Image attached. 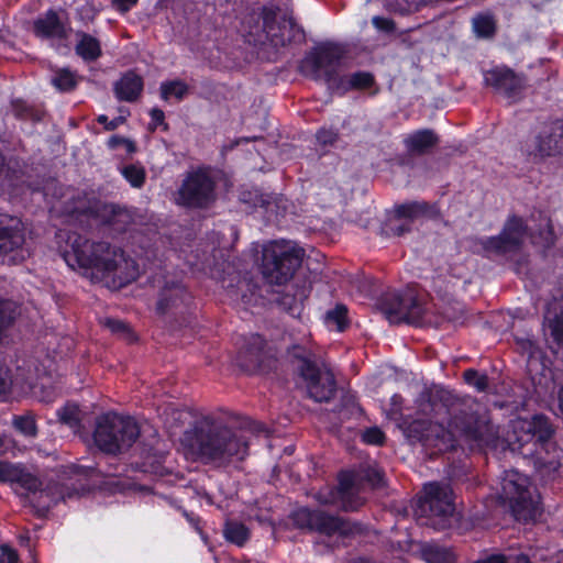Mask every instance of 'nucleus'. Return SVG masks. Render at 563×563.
<instances>
[{
	"label": "nucleus",
	"instance_id": "obj_1",
	"mask_svg": "<svg viewBox=\"0 0 563 563\" xmlns=\"http://www.w3.org/2000/svg\"><path fill=\"white\" fill-rule=\"evenodd\" d=\"M510 427L511 433L508 434L506 441H500L499 430L492 424L488 412L461 411L450 420L448 430L443 431L441 438L450 443L451 448L454 446L453 442L457 439H463L479 448H497L499 444L504 446L506 443L512 450H521L531 445V449H528L525 454H536L541 460L539 449L544 446L553 432L549 420L541 415L530 419L517 418L511 421ZM435 435L440 438V434Z\"/></svg>",
	"mask_w": 563,
	"mask_h": 563
},
{
	"label": "nucleus",
	"instance_id": "obj_2",
	"mask_svg": "<svg viewBox=\"0 0 563 563\" xmlns=\"http://www.w3.org/2000/svg\"><path fill=\"white\" fill-rule=\"evenodd\" d=\"M184 444L206 464L227 467L243 461L249 454V442L243 432L233 430L221 420L207 416L185 433Z\"/></svg>",
	"mask_w": 563,
	"mask_h": 563
},
{
	"label": "nucleus",
	"instance_id": "obj_3",
	"mask_svg": "<svg viewBox=\"0 0 563 563\" xmlns=\"http://www.w3.org/2000/svg\"><path fill=\"white\" fill-rule=\"evenodd\" d=\"M70 245L71 250L64 255L66 263L73 268L85 269L92 279L112 278L113 283L122 286L139 275L135 262L109 242L77 235Z\"/></svg>",
	"mask_w": 563,
	"mask_h": 563
},
{
	"label": "nucleus",
	"instance_id": "obj_4",
	"mask_svg": "<svg viewBox=\"0 0 563 563\" xmlns=\"http://www.w3.org/2000/svg\"><path fill=\"white\" fill-rule=\"evenodd\" d=\"M341 54L336 47L321 46L308 54L300 64L303 75L323 79L332 90L344 93L351 89H366L374 82L372 74L356 71L340 76Z\"/></svg>",
	"mask_w": 563,
	"mask_h": 563
},
{
	"label": "nucleus",
	"instance_id": "obj_5",
	"mask_svg": "<svg viewBox=\"0 0 563 563\" xmlns=\"http://www.w3.org/2000/svg\"><path fill=\"white\" fill-rule=\"evenodd\" d=\"M498 495L518 521L534 520L540 514L539 495L532 489L530 479L518 471L505 472Z\"/></svg>",
	"mask_w": 563,
	"mask_h": 563
},
{
	"label": "nucleus",
	"instance_id": "obj_6",
	"mask_svg": "<svg viewBox=\"0 0 563 563\" xmlns=\"http://www.w3.org/2000/svg\"><path fill=\"white\" fill-rule=\"evenodd\" d=\"M303 252L289 241H272L263 246L262 274L269 284L288 282L300 266Z\"/></svg>",
	"mask_w": 563,
	"mask_h": 563
},
{
	"label": "nucleus",
	"instance_id": "obj_7",
	"mask_svg": "<svg viewBox=\"0 0 563 563\" xmlns=\"http://www.w3.org/2000/svg\"><path fill=\"white\" fill-rule=\"evenodd\" d=\"M140 435L136 421L117 413H106L97 420L93 440L103 452L117 454L133 445Z\"/></svg>",
	"mask_w": 563,
	"mask_h": 563
},
{
	"label": "nucleus",
	"instance_id": "obj_8",
	"mask_svg": "<svg viewBox=\"0 0 563 563\" xmlns=\"http://www.w3.org/2000/svg\"><path fill=\"white\" fill-rule=\"evenodd\" d=\"M292 520L298 528L318 531L325 536L347 537L361 531V527L356 523L308 508L296 510L292 514Z\"/></svg>",
	"mask_w": 563,
	"mask_h": 563
},
{
	"label": "nucleus",
	"instance_id": "obj_9",
	"mask_svg": "<svg viewBox=\"0 0 563 563\" xmlns=\"http://www.w3.org/2000/svg\"><path fill=\"white\" fill-rule=\"evenodd\" d=\"M214 200V183L202 170L188 174L175 195V202L188 208H205Z\"/></svg>",
	"mask_w": 563,
	"mask_h": 563
},
{
	"label": "nucleus",
	"instance_id": "obj_10",
	"mask_svg": "<svg viewBox=\"0 0 563 563\" xmlns=\"http://www.w3.org/2000/svg\"><path fill=\"white\" fill-rule=\"evenodd\" d=\"M299 375L308 396L314 401L327 402L334 396V374L327 364L317 365L305 362V366L299 367Z\"/></svg>",
	"mask_w": 563,
	"mask_h": 563
},
{
	"label": "nucleus",
	"instance_id": "obj_11",
	"mask_svg": "<svg viewBox=\"0 0 563 563\" xmlns=\"http://www.w3.org/2000/svg\"><path fill=\"white\" fill-rule=\"evenodd\" d=\"M380 309L390 323L417 324L423 314V308L412 292L386 295L382 299Z\"/></svg>",
	"mask_w": 563,
	"mask_h": 563
},
{
	"label": "nucleus",
	"instance_id": "obj_12",
	"mask_svg": "<svg viewBox=\"0 0 563 563\" xmlns=\"http://www.w3.org/2000/svg\"><path fill=\"white\" fill-rule=\"evenodd\" d=\"M360 493L354 474L343 472L340 474L338 488L318 493L317 499L321 504L338 505L344 510H354L364 503Z\"/></svg>",
	"mask_w": 563,
	"mask_h": 563
},
{
	"label": "nucleus",
	"instance_id": "obj_13",
	"mask_svg": "<svg viewBox=\"0 0 563 563\" xmlns=\"http://www.w3.org/2000/svg\"><path fill=\"white\" fill-rule=\"evenodd\" d=\"M423 497L419 499L416 514L430 512L437 517H448L454 511L452 489L446 484L429 483L423 487Z\"/></svg>",
	"mask_w": 563,
	"mask_h": 563
},
{
	"label": "nucleus",
	"instance_id": "obj_14",
	"mask_svg": "<svg viewBox=\"0 0 563 563\" xmlns=\"http://www.w3.org/2000/svg\"><path fill=\"white\" fill-rule=\"evenodd\" d=\"M527 236L526 227L520 218H510L503 232L482 242L487 253L507 254L520 247Z\"/></svg>",
	"mask_w": 563,
	"mask_h": 563
},
{
	"label": "nucleus",
	"instance_id": "obj_15",
	"mask_svg": "<svg viewBox=\"0 0 563 563\" xmlns=\"http://www.w3.org/2000/svg\"><path fill=\"white\" fill-rule=\"evenodd\" d=\"M12 471L14 472H12V477H10L9 482L18 484L27 493L40 492L42 495L45 494L49 497L53 503L65 500L66 497L69 498L71 496L70 493H66L64 486L59 484H47L42 488L43 482L35 474L21 465L14 464Z\"/></svg>",
	"mask_w": 563,
	"mask_h": 563
},
{
	"label": "nucleus",
	"instance_id": "obj_16",
	"mask_svg": "<svg viewBox=\"0 0 563 563\" xmlns=\"http://www.w3.org/2000/svg\"><path fill=\"white\" fill-rule=\"evenodd\" d=\"M73 217L76 220L82 221L81 218H87L96 223H114V218L122 216V211L117 209L113 205L102 203L98 200H88L86 198L78 199L76 206L71 210Z\"/></svg>",
	"mask_w": 563,
	"mask_h": 563
},
{
	"label": "nucleus",
	"instance_id": "obj_17",
	"mask_svg": "<svg viewBox=\"0 0 563 563\" xmlns=\"http://www.w3.org/2000/svg\"><path fill=\"white\" fill-rule=\"evenodd\" d=\"M24 234L20 223L13 225L0 224V256L9 263H16L25 258L23 249Z\"/></svg>",
	"mask_w": 563,
	"mask_h": 563
},
{
	"label": "nucleus",
	"instance_id": "obj_18",
	"mask_svg": "<svg viewBox=\"0 0 563 563\" xmlns=\"http://www.w3.org/2000/svg\"><path fill=\"white\" fill-rule=\"evenodd\" d=\"M563 150V126L555 123L545 128L529 145V155L545 157Z\"/></svg>",
	"mask_w": 563,
	"mask_h": 563
},
{
	"label": "nucleus",
	"instance_id": "obj_19",
	"mask_svg": "<svg viewBox=\"0 0 563 563\" xmlns=\"http://www.w3.org/2000/svg\"><path fill=\"white\" fill-rule=\"evenodd\" d=\"M543 333L549 349L563 360V309L556 303L545 312Z\"/></svg>",
	"mask_w": 563,
	"mask_h": 563
},
{
	"label": "nucleus",
	"instance_id": "obj_20",
	"mask_svg": "<svg viewBox=\"0 0 563 563\" xmlns=\"http://www.w3.org/2000/svg\"><path fill=\"white\" fill-rule=\"evenodd\" d=\"M485 81L511 101H516L523 89L522 78L506 68H496L487 71Z\"/></svg>",
	"mask_w": 563,
	"mask_h": 563
},
{
	"label": "nucleus",
	"instance_id": "obj_21",
	"mask_svg": "<svg viewBox=\"0 0 563 563\" xmlns=\"http://www.w3.org/2000/svg\"><path fill=\"white\" fill-rule=\"evenodd\" d=\"M34 33L43 40H63L67 37V27L56 12L49 10L37 18L33 24Z\"/></svg>",
	"mask_w": 563,
	"mask_h": 563
},
{
	"label": "nucleus",
	"instance_id": "obj_22",
	"mask_svg": "<svg viewBox=\"0 0 563 563\" xmlns=\"http://www.w3.org/2000/svg\"><path fill=\"white\" fill-rule=\"evenodd\" d=\"M142 90V78L132 71L124 74L114 86L117 98L129 102L136 100Z\"/></svg>",
	"mask_w": 563,
	"mask_h": 563
},
{
	"label": "nucleus",
	"instance_id": "obj_23",
	"mask_svg": "<svg viewBox=\"0 0 563 563\" xmlns=\"http://www.w3.org/2000/svg\"><path fill=\"white\" fill-rule=\"evenodd\" d=\"M189 298L185 288L179 284L166 285L161 291L157 302V310L161 313H166L172 309L179 308Z\"/></svg>",
	"mask_w": 563,
	"mask_h": 563
},
{
	"label": "nucleus",
	"instance_id": "obj_24",
	"mask_svg": "<svg viewBox=\"0 0 563 563\" xmlns=\"http://www.w3.org/2000/svg\"><path fill=\"white\" fill-rule=\"evenodd\" d=\"M76 40V54L80 56L84 60L92 62L101 55L100 42L92 35L84 32H77Z\"/></svg>",
	"mask_w": 563,
	"mask_h": 563
},
{
	"label": "nucleus",
	"instance_id": "obj_25",
	"mask_svg": "<svg viewBox=\"0 0 563 563\" xmlns=\"http://www.w3.org/2000/svg\"><path fill=\"white\" fill-rule=\"evenodd\" d=\"M437 142L438 137L431 130L417 131L408 135L405 140L407 148L416 153H423L435 145Z\"/></svg>",
	"mask_w": 563,
	"mask_h": 563
},
{
	"label": "nucleus",
	"instance_id": "obj_26",
	"mask_svg": "<svg viewBox=\"0 0 563 563\" xmlns=\"http://www.w3.org/2000/svg\"><path fill=\"white\" fill-rule=\"evenodd\" d=\"M421 555L427 563H454V553L446 548L438 544H426L421 550Z\"/></svg>",
	"mask_w": 563,
	"mask_h": 563
},
{
	"label": "nucleus",
	"instance_id": "obj_27",
	"mask_svg": "<svg viewBox=\"0 0 563 563\" xmlns=\"http://www.w3.org/2000/svg\"><path fill=\"white\" fill-rule=\"evenodd\" d=\"M51 82L59 91H70L77 86L78 77L69 68H58L55 70Z\"/></svg>",
	"mask_w": 563,
	"mask_h": 563
},
{
	"label": "nucleus",
	"instance_id": "obj_28",
	"mask_svg": "<svg viewBox=\"0 0 563 563\" xmlns=\"http://www.w3.org/2000/svg\"><path fill=\"white\" fill-rule=\"evenodd\" d=\"M223 534L228 541L239 547H242L250 538L249 529L238 521H227Z\"/></svg>",
	"mask_w": 563,
	"mask_h": 563
},
{
	"label": "nucleus",
	"instance_id": "obj_29",
	"mask_svg": "<svg viewBox=\"0 0 563 563\" xmlns=\"http://www.w3.org/2000/svg\"><path fill=\"white\" fill-rule=\"evenodd\" d=\"M307 297L306 288H300L295 294L285 292L278 300L279 305L290 314H300L302 302Z\"/></svg>",
	"mask_w": 563,
	"mask_h": 563
},
{
	"label": "nucleus",
	"instance_id": "obj_30",
	"mask_svg": "<svg viewBox=\"0 0 563 563\" xmlns=\"http://www.w3.org/2000/svg\"><path fill=\"white\" fill-rule=\"evenodd\" d=\"M159 90L162 99L166 101L172 98L181 100L188 92V85L179 79L164 81L161 84Z\"/></svg>",
	"mask_w": 563,
	"mask_h": 563
},
{
	"label": "nucleus",
	"instance_id": "obj_31",
	"mask_svg": "<svg viewBox=\"0 0 563 563\" xmlns=\"http://www.w3.org/2000/svg\"><path fill=\"white\" fill-rule=\"evenodd\" d=\"M12 424L22 435L26 438H35L37 434V426L34 415L31 412L15 416Z\"/></svg>",
	"mask_w": 563,
	"mask_h": 563
},
{
	"label": "nucleus",
	"instance_id": "obj_32",
	"mask_svg": "<svg viewBox=\"0 0 563 563\" xmlns=\"http://www.w3.org/2000/svg\"><path fill=\"white\" fill-rule=\"evenodd\" d=\"M473 30L479 37H492L496 31V22L490 14H478L473 19Z\"/></svg>",
	"mask_w": 563,
	"mask_h": 563
},
{
	"label": "nucleus",
	"instance_id": "obj_33",
	"mask_svg": "<svg viewBox=\"0 0 563 563\" xmlns=\"http://www.w3.org/2000/svg\"><path fill=\"white\" fill-rule=\"evenodd\" d=\"M347 309L343 305H338L325 314V323L329 327H334L335 330L342 331L346 324Z\"/></svg>",
	"mask_w": 563,
	"mask_h": 563
},
{
	"label": "nucleus",
	"instance_id": "obj_34",
	"mask_svg": "<svg viewBox=\"0 0 563 563\" xmlns=\"http://www.w3.org/2000/svg\"><path fill=\"white\" fill-rule=\"evenodd\" d=\"M57 415L59 421L69 426L70 428H76L80 420L79 408L75 404H67L57 411Z\"/></svg>",
	"mask_w": 563,
	"mask_h": 563
},
{
	"label": "nucleus",
	"instance_id": "obj_35",
	"mask_svg": "<svg viewBox=\"0 0 563 563\" xmlns=\"http://www.w3.org/2000/svg\"><path fill=\"white\" fill-rule=\"evenodd\" d=\"M124 178L135 188H140L145 180V170L142 166L129 165L122 169Z\"/></svg>",
	"mask_w": 563,
	"mask_h": 563
},
{
	"label": "nucleus",
	"instance_id": "obj_36",
	"mask_svg": "<svg viewBox=\"0 0 563 563\" xmlns=\"http://www.w3.org/2000/svg\"><path fill=\"white\" fill-rule=\"evenodd\" d=\"M465 382L478 391H485L488 387V377L475 369H466L463 374Z\"/></svg>",
	"mask_w": 563,
	"mask_h": 563
},
{
	"label": "nucleus",
	"instance_id": "obj_37",
	"mask_svg": "<svg viewBox=\"0 0 563 563\" xmlns=\"http://www.w3.org/2000/svg\"><path fill=\"white\" fill-rule=\"evenodd\" d=\"M255 207L263 208L267 213L273 214L277 213L275 208H277L276 198L268 194H260L255 191V199L253 201Z\"/></svg>",
	"mask_w": 563,
	"mask_h": 563
},
{
	"label": "nucleus",
	"instance_id": "obj_38",
	"mask_svg": "<svg viewBox=\"0 0 563 563\" xmlns=\"http://www.w3.org/2000/svg\"><path fill=\"white\" fill-rule=\"evenodd\" d=\"M276 18V13L274 10L272 9H265L264 10V29L267 33L268 36H271L272 41L275 43V44H284L285 43V38L284 36H282L280 40L277 38V34L274 32L275 31V27H274V24H273V20Z\"/></svg>",
	"mask_w": 563,
	"mask_h": 563
},
{
	"label": "nucleus",
	"instance_id": "obj_39",
	"mask_svg": "<svg viewBox=\"0 0 563 563\" xmlns=\"http://www.w3.org/2000/svg\"><path fill=\"white\" fill-rule=\"evenodd\" d=\"M426 210H427V203L413 202L410 205H405V206L399 207L397 212L400 217L413 218L420 213H423Z\"/></svg>",
	"mask_w": 563,
	"mask_h": 563
},
{
	"label": "nucleus",
	"instance_id": "obj_40",
	"mask_svg": "<svg viewBox=\"0 0 563 563\" xmlns=\"http://www.w3.org/2000/svg\"><path fill=\"white\" fill-rule=\"evenodd\" d=\"M288 352L292 357H295L299 361V364L297 366L298 369L300 366H305V362L312 363L310 360L311 352L309 349H307L303 345H298V344L292 345Z\"/></svg>",
	"mask_w": 563,
	"mask_h": 563
},
{
	"label": "nucleus",
	"instance_id": "obj_41",
	"mask_svg": "<svg viewBox=\"0 0 563 563\" xmlns=\"http://www.w3.org/2000/svg\"><path fill=\"white\" fill-rule=\"evenodd\" d=\"M120 146H123L128 153H134L136 147H135V144L132 140L130 139H125L123 136H119V135H112L109 140H108V147L111 148V150H115Z\"/></svg>",
	"mask_w": 563,
	"mask_h": 563
},
{
	"label": "nucleus",
	"instance_id": "obj_42",
	"mask_svg": "<svg viewBox=\"0 0 563 563\" xmlns=\"http://www.w3.org/2000/svg\"><path fill=\"white\" fill-rule=\"evenodd\" d=\"M106 325L110 329L111 332L118 333V334H122L128 340H131L132 336H133V334H132L131 330L129 329L128 324H125L121 320L108 319L106 321Z\"/></svg>",
	"mask_w": 563,
	"mask_h": 563
},
{
	"label": "nucleus",
	"instance_id": "obj_43",
	"mask_svg": "<svg viewBox=\"0 0 563 563\" xmlns=\"http://www.w3.org/2000/svg\"><path fill=\"white\" fill-rule=\"evenodd\" d=\"M362 439L367 444L380 445L385 441V435L380 429L369 428L363 433Z\"/></svg>",
	"mask_w": 563,
	"mask_h": 563
},
{
	"label": "nucleus",
	"instance_id": "obj_44",
	"mask_svg": "<svg viewBox=\"0 0 563 563\" xmlns=\"http://www.w3.org/2000/svg\"><path fill=\"white\" fill-rule=\"evenodd\" d=\"M338 140V132L333 129H320L317 133V141L321 145H332Z\"/></svg>",
	"mask_w": 563,
	"mask_h": 563
},
{
	"label": "nucleus",
	"instance_id": "obj_45",
	"mask_svg": "<svg viewBox=\"0 0 563 563\" xmlns=\"http://www.w3.org/2000/svg\"><path fill=\"white\" fill-rule=\"evenodd\" d=\"M16 551L8 544L0 545V563H18Z\"/></svg>",
	"mask_w": 563,
	"mask_h": 563
},
{
	"label": "nucleus",
	"instance_id": "obj_46",
	"mask_svg": "<svg viewBox=\"0 0 563 563\" xmlns=\"http://www.w3.org/2000/svg\"><path fill=\"white\" fill-rule=\"evenodd\" d=\"M372 23L379 31L393 32L395 30V23L393 22V20L384 16H374L372 19Z\"/></svg>",
	"mask_w": 563,
	"mask_h": 563
},
{
	"label": "nucleus",
	"instance_id": "obj_47",
	"mask_svg": "<svg viewBox=\"0 0 563 563\" xmlns=\"http://www.w3.org/2000/svg\"><path fill=\"white\" fill-rule=\"evenodd\" d=\"M97 121L100 123V124H103L104 125V129L107 131H113L115 130L118 126H120L121 124L124 123V118L123 117H118V118H114L113 120H109L108 117L106 114H100L98 118H97Z\"/></svg>",
	"mask_w": 563,
	"mask_h": 563
},
{
	"label": "nucleus",
	"instance_id": "obj_48",
	"mask_svg": "<svg viewBox=\"0 0 563 563\" xmlns=\"http://www.w3.org/2000/svg\"><path fill=\"white\" fill-rule=\"evenodd\" d=\"M12 382L9 377V371L3 365H0V395H4L9 391Z\"/></svg>",
	"mask_w": 563,
	"mask_h": 563
},
{
	"label": "nucleus",
	"instance_id": "obj_49",
	"mask_svg": "<svg viewBox=\"0 0 563 563\" xmlns=\"http://www.w3.org/2000/svg\"><path fill=\"white\" fill-rule=\"evenodd\" d=\"M391 408L389 410V416L394 419H397L401 415V406L402 398L399 395H394L390 398Z\"/></svg>",
	"mask_w": 563,
	"mask_h": 563
},
{
	"label": "nucleus",
	"instance_id": "obj_50",
	"mask_svg": "<svg viewBox=\"0 0 563 563\" xmlns=\"http://www.w3.org/2000/svg\"><path fill=\"white\" fill-rule=\"evenodd\" d=\"M13 466H14V464L0 461V481L1 482H9L10 477H12Z\"/></svg>",
	"mask_w": 563,
	"mask_h": 563
},
{
	"label": "nucleus",
	"instance_id": "obj_51",
	"mask_svg": "<svg viewBox=\"0 0 563 563\" xmlns=\"http://www.w3.org/2000/svg\"><path fill=\"white\" fill-rule=\"evenodd\" d=\"M474 563H507V558L504 554L494 553L486 555Z\"/></svg>",
	"mask_w": 563,
	"mask_h": 563
},
{
	"label": "nucleus",
	"instance_id": "obj_52",
	"mask_svg": "<svg viewBox=\"0 0 563 563\" xmlns=\"http://www.w3.org/2000/svg\"><path fill=\"white\" fill-rule=\"evenodd\" d=\"M137 0H112L113 7L120 12L129 11Z\"/></svg>",
	"mask_w": 563,
	"mask_h": 563
},
{
	"label": "nucleus",
	"instance_id": "obj_53",
	"mask_svg": "<svg viewBox=\"0 0 563 563\" xmlns=\"http://www.w3.org/2000/svg\"><path fill=\"white\" fill-rule=\"evenodd\" d=\"M152 120L155 124H162L164 122V112L161 109L154 108L150 112Z\"/></svg>",
	"mask_w": 563,
	"mask_h": 563
},
{
	"label": "nucleus",
	"instance_id": "obj_54",
	"mask_svg": "<svg viewBox=\"0 0 563 563\" xmlns=\"http://www.w3.org/2000/svg\"><path fill=\"white\" fill-rule=\"evenodd\" d=\"M506 558H507V563H531L528 555H526L523 553L517 554L515 556L509 555Z\"/></svg>",
	"mask_w": 563,
	"mask_h": 563
},
{
	"label": "nucleus",
	"instance_id": "obj_55",
	"mask_svg": "<svg viewBox=\"0 0 563 563\" xmlns=\"http://www.w3.org/2000/svg\"><path fill=\"white\" fill-rule=\"evenodd\" d=\"M252 341H253V345L256 347V351L255 352L252 351L251 353L256 354L264 347L265 342H264L263 338L258 334L252 335Z\"/></svg>",
	"mask_w": 563,
	"mask_h": 563
},
{
	"label": "nucleus",
	"instance_id": "obj_56",
	"mask_svg": "<svg viewBox=\"0 0 563 563\" xmlns=\"http://www.w3.org/2000/svg\"><path fill=\"white\" fill-rule=\"evenodd\" d=\"M289 26L291 30L301 32L299 29H297V25L291 16L284 19V27Z\"/></svg>",
	"mask_w": 563,
	"mask_h": 563
},
{
	"label": "nucleus",
	"instance_id": "obj_57",
	"mask_svg": "<svg viewBox=\"0 0 563 563\" xmlns=\"http://www.w3.org/2000/svg\"><path fill=\"white\" fill-rule=\"evenodd\" d=\"M522 349L526 350L527 352L531 353L533 350V342L531 340H523Z\"/></svg>",
	"mask_w": 563,
	"mask_h": 563
},
{
	"label": "nucleus",
	"instance_id": "obj_58",
	"mask_svg": "<svg viewBox=\"0 0 563 563\" xmlns=\"http://www.w3.org/2000/svg\"><path fill=\"white\" fill-rule=\"evenodd\" d=\"M54 398H55V394H54V391H52V393H49V394H47V395H43V396H41V400H42V401H45V402H51V401H53V400H54Z\"/></svg>",
	"mask_w": 563,
	"mask_h": 563
},
{
	"label": "nucleus",
	"instance_id": "obj_59",
	"mask_svg": "<svg viewBox=\"0 0 563 563\" xmlns=\"http://www.w3.org/2000/svg\"><path fill=\"white\" fill-rule=\"evenodd\" d=\"M560 466L558 461H549L547 467L551 471H556Z\"/></svg>",
	"mask_w": 563,
	"mask_h": 563
},
{
	"label": "nucleus",
	"instance_id": "obj_60",
	"mask_svg": "<svg viewBox=\"0 0 563 563\" xmlns=\"http://www.w3.org/2000/svg\"><path fill=\"white\" fill-rule=\"evenodd\" d=\"M551 244H553V236H552V232L548 231L544 245L550 246Z\"/></svg>",
	"mask_w": 563,
	"mask_h": 563
},
{
	"label": "nucleus",
	"instance_id": "obj_61",
	"mask_svg": "<svg viewBox=\"0 0 563 563\" xmlns=\"http://www.w3.org/2000/svg\"><path fill=\"white\" fill-rule=\"evenodd\" d=\"M394 232L398 235H401L405 231H407L408 229H406L404 225H399V227H395L393 228Z\"/></svg>",
	"mask_w": 563,
	"mask_h": 563
},
{
	"label": "nucleus",
	"instance_id": "obj_62",
	"mask_svg": "<svg viewBox=\"0 0 563 563\" xmlns=\"http://www.w3.org/2000/svg\"><path fill=\"white\" fill-rule=\"evenodd\" d=\"M559 406H560V410L563 413V387L559 391Z\"/></svg>",
	"mask_w": 563,
	"mask_h": 563
},
{
	"label": "nucleus",
	"instance_id": "obj_63",
	"mask_svg": "<svg viewBox=\"0 0 563 563\" xmlns=\"http://www.w3.org/2000/svg\"><path fill=\"white\" fill-rule=\"evenodd\" d=\"M247 283L245 280H242L239 283V288H242L243 286H246Z\"/></svg>",
	"mask_w": 563,
	"mask_h": 563
}]
</instances>
